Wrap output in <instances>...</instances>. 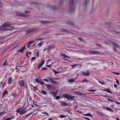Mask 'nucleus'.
Returning <instances> with one entry per match:
<instances>
[{"instance_id": "2eb2a0df", "label": "nucleus", "mask_w": 120, "mask_h": 120, "mask_svg": "<svg viewBox=\"0 0 120 120\" xmlns=\"http://www.w3.org/2000/svg\"><path fill=\"white\" fill-rule=\"evenodd\" d=\"M103 91H105L110 93H112V92H111L108 89H103Z\"/></svg>"}, {"instance_id": "412c9836", "label": "nucleus", "mask_w": 120, "mask_h": 120, "mask_svg": "<svg viewBox=\"0 0 120 120\" xmlns=\"http://www.w3.org/2000/svg\"><path fill=\"white\" fill-rule=\"evenodd\" d=\"M74 1V0H70L69 2V5H72L73 4Z\"/></svg>"}, {"instance_id": "5701e85b", "label": "nucleus", "mask_w": 120, "mask_h": 120, "mask_svg": "<svg viewBox=\"0 0 120 120\" xmlns=\"http://www.w3.org/2000/svg\"><path fill=\"white\" fill-rule=\"evenodd\" d=\"M12 82V78L11 77L9 79L8 83L9 84H10Z\"/></svg>"}, {"instance_id": "1a4fd4ad", "label": "nucleus", "mask_w": 120, "mask_h": 120, "mask_svg": "<svg viewBox=\"0 0 120 120\" xmlns=\"http://www.w3.org/2000/svg\"><path fill=\"white\" fill-rule=\"evenodd\" d=\"M48 78L50 80V82L52 84L55 85H56L57 84V83L56 81L54 80L49 78Z\"/></svg>"}, {"instance_id": "4d7b16f0", "label": "nucleus", "mask_w": 120, "mask_h": 120, "mask_svg": "<svg viewBox=\"0 0 120 120\" xmlns=\"http://www.w3.org/2000/svg\"><path fill=\"white\" fill-rule=\"evenodd\" d=\"M114 32L116 34H119L120 33V32H117V31H115Z\"/></svg>"}, {"instance_id": "a878e982", "label": "nucleus", "mask_w": 120, "mask_h": 120, "mask_svg": "<svg viewBox=\"0 0 120 120\" xmlns=\"http://www.w3.org/2000/svg\"><path fill=\"white\" fill-rule=\"evenodd\" d=\"M61 30V31L63 32H65L67 33H68V30L64 29H62Z\"/></svg>"}, {"instance_id": "20e7f679", "label": "nucleus", "mask_w": 120, "mask_h": 120, "mask_svg": "<svg viewBox=\"0 0 120 120\" xmlns=\"http://www.w3.org/2000/svg\"><path fill=\"white\" fill-rule=\"evenodd\" d=\"M8 23L6 22L2 26H0V30L6 31V26L8 25Z\"/></svg>"}, {"instance_id": "79ce46f5", "label": "nucleus", "mask_w": 120, "mask_h": 120, "mask_svg": "<svg viewBox=\"0 0 120 120\" xmlns=\"http://www.w3.org/2000/svg\"><path fill=\"white\" fill-rule=\"evenodd\" d=\"M112 73H113L116 74V75H119L120 74V73H119L115 72H112Z\"/></svg>"}, {"instance_id": "393cba45", "label": "nucleus", "mask_w": 120, "mask_h": 120, "mask_svg": "<svg viewBox=\"0 0 120 120\" xmlns=\"http://www.w3.org/2000/svg\"><path fill=\"white\" fill-rule=\"evenodd\" d=\"M84 115L85 116H90L92 117V116L90 113H87L86 114H84Z\"/></svg>"}, {"instance_id": "774afa93", "label": "nucleus", "mask_w": 120, "mask_h": 120, "mask_svg": "<svg viewBox=\"0 0 120 120\" xmlns=\"http://www.w3.org/2000/svg\"><path fill=\"white\" fill-rule=\"evenodd\" d=\"M116 103L117 104H120V103L119 102H118V101H116Z\"/></svg>"}, {"instance_id": "aec40b11", "label": "nucleus", "mask_w": 120, "mask_h": 120, "mask_svg": "<svg viewBox=\"0 0 120 120\" xmlns=\"http://www.w3.org/2000/svg\"><path fill=\"white\" fill-rule=\"evenodd\" d=\"M45 85H47V87L48 89H51L52 87L49 84H45Z\"/></svg>"}, {"instance_id": "f704fd0d", "label": "nucleus", "mask_w": 120, "mask_h": 120, "mask_svg": "<svg viewBox=\"0 0 120 120\" xmlns=\"http://www.w3.org/2000/svg\"><path fill=\"white\" fill-rule=\"evenodd\" d=\"M66 117V116L64 115H61L59 117L60 118H62L65 117Z\"/></svg>"}, {"instance_id": "a18cd8bd", "label": "nucleus", "mask_w": 120, "mask_h": 120, "mask_svg": "<svg viewBox=\"0 0 120 120\" xmlns=\"http://www.w3.org/2000/svg\"><path fill=\"white\" fill-rule=\"evenodd\" d=\"M33 113V112H32L30 113H29L27 115H26V117H28V116H30V115H31Z\"/></svg>"}, {"instance_id": "4be33fe9", "label": "nucleus", "mask_w": 120, "mask_h": 120, "mask_svg": "<svg viewBox=\"0 0 120 120\" xmlns=\"http://www.w3.org/2000/svg\"><path fill=\"white\" fill-rule=\"evenodd\" d=\"M11 95L14 98H15L16 97L17 94L16 93H12L11 94Z\"/></svg>"}, {"instance_id": "864d4df0", "label": "nucleus", "mask_w": 120, "mask_h": 120, "mask_svg": "<svg viewBox=\"0 0 120 120\" xmlns=\"http://www.w3.org/2000/svg\"><path fill=\"white\" fill-rule=\"evenodd\" d=\"M88 82V81H87L86 79H85L84 80H83V81H82V82Z\"/></svg>"}, {"instance_id": "bb28decb", "label": "nucleus", "mask_w": 120, "mask_h": 120, "mask_svg": "<svg viewBox=\"0 0 120 120\" xmlns=\"http://www.w3.org/2000/svg\"><path fill=\"white\" fill-rule=\"evenodd\" d=\"M35 81L36 82L38 83H40L41 81L40 80H39L38 78L36 79H35Z\"/></svg>"}, {"instance_id": "ea45409f", "label": "nucleus", "mask_w": 120, "mask_h": 120, "mask_svg": "<svg viewBox=\"0 0 120 120\" xmlns=\"http://www.w3.org/2000/svg\"><path fill=\"white\" fill-rule=\"evenodd\" d=\"M44 81L46 82H48L49 81V79H46V78L45 79H44Z\"/></svg>"}, {"instance_id": "de8ad7c7", "label": "nucleus", "mask_w": 120, "mask_h": 120, "mask_svg": "<svg viewBox=\"0 0 120 120\" xmlns=\"http://www.w3.org/2000/svg\"><path fill=\"white\" fill-rule=\"evenodd\" d=\"M40 83L42 85H44V82L43 81H41V82H40Z\"/></svg>"}, {"instance_id": "f8f14e48", "label": "nucleus", "mask_w": 120, "mask_h": 120, "mask_svg": "<svg viewBox=\"0 0 120 120\" xmlns=\"http://www.w3.org/2000/svg\"><path fill=\"white\" fill-rule=\"evenodd\" d=\"M89 52L93 54H98L99 53L98 52L96 51H90Z\"/></svg>"}, {"instance_id": "f03ea898", "label": "nucleus", "mask_w": 120, "mask_h": 120, "mask_svg": "<svg viewBox=\"0 0 120 120\" xmlns=\"http://www.w3.org/2000/svg\"><path fill=\"white\" fill-rule=\"evenodd\" d=\"M38 29L37 28L33 27L32 29H30L29 30H26L25 32L27 34H28L31 33L33 32H34Z\"/></svg>"}, {"instance_id": "338daca9", "label": "nucleus", "mask_w": 120, "mask_h": 120, "mask_svg": "<svg viewBox=\"0 0 120 120\" xmlns=\"http://www.w3.org/2000/svg\"><path fill=\"white\" fill-rule=\"evenodd\" d=\"M36 57H33L31 58V59L34 60V59H35Z\"/></svg>"}, {"instance_id": "5fc2aeb1", "label": "nucleus", "mask_w": 120, "mask_h": 120, "mask_svg": "<svg viewBox=\"0 0 120 120\" xmlns=\"http://www.w3.org/2000/svg\"><path fill=\"white\" fill-rule=\"evenodd\" d=\"M78 65H76V64L73 65H72V68H73L75 67L76 66H77Z\"/></svg>"}, {"instance_id": "0e129e2a", "label": "nucleus", "mask_w": 120, "mask_h": 120, "mask_svg": "<svg viewBox=\"0 0 120 120\" xmlns=\"http://www.w3.org/2000/svg\"><path fill=\"white\" fill-rule=\"evenodd\" d=\"M34 42V41H30L29 43H30V44H31L32 43Z\"/></svg>"}, {"instance_id": "603ef678", "label": "nucleus", "mask_w": 120, "mask_h": 120, "mask_svg": "<svg viewBox=\"0 0 120 120\" xmlns=\"http://www.w3.org/2000/svg\"><path fill=\"white\" fill-rule=\"evenodd\" d=\"M78 39L79 40H80L81 41H83V40L82 38H81L79 37L78 38Z\"/></svg>"}, {"instance_id": "a211bd4d", "label": "nucleus", "mask_w": 120, "mask_h": 120, "mask_svg": "<svg viewBox=\"0 0 120 120\" xmlns=\"http://www.w3.org/2000/svg\"><path fill=\"white\" fill-rule=\"evenodd\" d=\"M106 110L107 111H109L112 112H114V111L111 108L109 107H107L106 109Z\"/></svg>"}, {"instance_id": "39448f33", "label": "nucleus", "mask_w": 120, "mask_h": 120, "mask_svg": "<svg viewBox=\"0 0 120 120\" xmlns=\"http://www.w3.org/2000/svg\"><path fill=\"white\" fill-rule=\"evenodd\" d=\"M19 84L20 85V86H25V82L24 80H21L19 82Z\"/></svg>"}, {"instance_id": "f3484780", "label": "nucleus", "mask_w": 120, "mask_h": 120, "mask_svg": "<svg viewBox=\"0 0 120 120\" xmlns=\"http://www.w3.org/2000/svg\"><path fill=\"white\" fill-rule=\"evenodd\" d=\"M75 80L74 78H71V79H69L68 80V82H73Z\"/></svg>"}, {"instance_id": "6e6552de", "label": "nucleus", "mask_w": 120, "mask_h": 120, "mask_svg": "<svg viewBox=\"0 0 120 120\" xmlns=\"http://www.w3.org/2000/svg\"><path fill=\"white\" fill-rule=\"evenodd\" d=\"M110 42L111 44L114 45V46H116V47H119V45L118 44L116 43L115 42L112 41H110Z\"/></svg>"}, {"instance_id": "09e8293b", "label": "nucleus", "mask_w": 120, "mask_h": 120, "mask_svg": "<svg viewBox=\"0 0 120 120\" xmlns=\"http://www.w3.org/2000/svg\"><path fill=\"white\" fill-rule=\"evenodd\" d=\"M5 113L4 111L2 112H0V116L2 114H3Z\"/></svg>"}, {"instance_id": "680f3d73", "label": "nucleus", "mask_w": 120, "mask_h": 120, "mask_svg": "<svg viewBox=\"0 0 120 120\" xmlns=\"http://www.w3.org/2000/svg\"><path fill=\"white\" fill-rule=\"evenodd\" d=\"M51 64H50V65H47V67H49V68H50V67H51Z\"/></svg>"}, {"instance_id": "c85d7f7f", "label": "nucleus", "mask_w": 120, "mask_h": 120, "mask_svg": "<svg viewBox=\"0 0 120 120\" xmlns=\"http://www.w3.org/2000/svg\"><path fill=\"white\" fill-rule=\"evenodd\" d=\"M97 112H98V113L100 114V115L102 116H103V114L102 112H100L98 111H97Z\"/></svg>"}, {"instance_id": "052dcab7", "label": "nucleus", "mask_w": 120, "mask_h": 120, "mask_svg": "<svg viewBox=\"0 0 120 120\" xmlns=\"http://www.w3.org/2000/svg\"><path fill=\"white\" fill-rule=\"evenodd\" d=\"M98 82L100 83L101 84H102V85H104V84L101 81H98Z\"/></svg>"}, {"instance_id": "c03bdc74", "label": "nucleus", "mask_w": 120, "mask_h": 120, "mask_svg": "<svg viewBox=\"0 0 120 120\" xmlns=\"http://www.w3.org/2000/svg\"><path fill=\"white\" fill-rule=\"evenodd\" d=\"M88 90L90 92H94L96 91V90Z\"/></svg>"}, {"instance_id": "a19ab883", "label": "nucleus", "mask_w": 120, "mask_h": 120, "mask_svg": "<svg viewBox=\"0 0 120 120\" xmlns=\"http://www.w3.org/2000/svg\"><path fill=\"white\" fill-rule=\"evenodd\" d=\"M55 99L56 100H58L60 99V97L59 96H58L56 97Z\"/></svg>"}, {"instance_id": "c756f323", "label": "nucleus", "mask_w": 120, "mask_h": 120, "mask_svg": "<svg viewBox=\"0 0 120 120\" xmlns=\"http://www.w3.org/2000/svg\"><path fill=\"white\" fill-rule=\"evenodd\" d=\"M41 22L42 23H49V22L48 21H41Z\"/></svg>"}, {"instance_id": "0eeeda50", "label": "nucleus", "mask_w": 120, "mask_h": 120, "mask_svg": "<svg viewBox=\"0 0 120 120\" xmlns=\"http://www.w3.org/2000/svg\"><path fill=\"white\" fill-rule=\"evenodd\" d=\"M82 74L84 75L87 76H88L90 75V72L89 71H86L83 72L82 73Z\"/></svg>"}, {"instance_id": "72a5a7b5", "label": "nucleus", "mask_w": 120, "mask_h": 120, "mask_svg": "<svg viewBox=\"0 0 120 120\" xmlns=\"http://www.w3.org/2000/svg\"><path fill=\"white\" fill-rule=\"evenodd\" d=\"M68 23L71 25V26L73 25H74V23L72 22H71L70 21L68 22Z\"/></svg>"}, {"instance_id": "c9c22d12", "label": "nucleus", "mask_w": 120, "mask_h": 120, "mask_svg": "<svg viewBox=\"0 0 120 120\" xmlns=\"http://www.w3.org/2000/svg\"><path fill=\"white\" fill-rule=\"evenodd\" d=\"M43 44V42H41L40 43H39L38 44V46H41Z\"/></svg>"}, {"instance_id": "49530a36", "label": "nucleus", "mask_w": 120, "mask_h": 120, "mask_svg": "<svg viewBox=\"0 0 120 120\" xmlns=\"http://www.w3.org/2000/svg\"><path fill=\"white\" fill-rule=\"evenodd\" d=\"M43 39L42 38H39L38 39H36L35 40V41H40V40H42Z\"/></svg>"}, {"instance_id": "37998d69", "label": "nucleus", "mask_w": 120, "mask_h": 120, "mask_svg": "<svg viewBox=\"0 0 120 120\" xmlns=\"http://www.w3.org/2000/svg\"><path fill=\"white\" fill-rule=\"evenodd\" d=\"M107 100L110 101H111L112 102H113V101L109 98H107Z\"/></svg>"}, {"instance_id": "bf43d9fd", "label": "nucleus", "mask_w": 120, "mask_h": 120, "mask_svg": "<svg viewBox=\"0 0 120 120\" xmlns=\"http://www.w3.org/2000/svg\"><path fill=\"white\" fill-rule=\"evenodd\" d=\"M42 113L43 114H47L48 115H49V114L48 113H47V112H42Z\"/></svg>"}, {"instance_id": "3c124183", "label": "nucleus", "mask_w": 120, "mask_h": 120, "mask_svg": "<svg viewBox=\"0 0 120 120\" xmlns=\"http://www.w3.org/2000/svg\"><path fill=\"white\" fill-rule=\"evenodd\" d=\"M16 68H15V69L16 70H18V71H17L16 72H17L19 71V69H18V68H17L18 67V66H16Z\"/></svg>"}, {"instance_id": "4c0bfd02", "label": "nucleus", "mask_w": 120, "mask_h": 120, "mask_svg": "<svg viewBox=\"0 0 120 120\" xmlns=\"http://www.w3.org/2000/svg\"><path fill=\"white\" fill-rule=\"evenodd\" d=\"M53 71L54 72L55 74H56L57 73H60V71L57 72L55 71L54 70H53Z\"/></svg>"}, {"instance_id": "9b49d317", "label": "nucleus", "mask_w": 120, "mask_h": 120, "mask_svg": "<svg viewBox=\"0 0 120 120\" xmlns=\"http://www.w3.org/2000/svg\"><path fill=\"white\" fill-rule=\"evenodd\" d=\"M50 94L53 97H55L57 95V93L56 92H50Z\"/></svg>"}, {"instance_id": "4468645a", "label": "nucleus", "mask_w": 120, "mask_h": 120, "mask_svg": "<svg viewBox=\"0 0 120 120\" xmlns=\"http://www.w3.org/2000/svg\"><path fill=\"white\" fill-rule=\"evenodd\" d=\"M25 48V46H23L21 49L19 50H18V51L22 52H23L24 51Z\"/></svg>"}, {"instance_id": "2f4dec72", "label": "nucleus", "mask_w": 120, "mask_h": 120, "mask_svg": "<svg viewBox=\"0 0 120 120\" xmlns=\"http://www.w3.org/2000/svg\"><path fill=\"white\" fill-rule=\"evenodd\" d=\"M20 16L25 17L26 16V15L25 14L23 13H20Z\"/></svg>"}, {"instance_id": "b1692460", "label": "nucleus", "mask_w": 120, "mask_h": 120, "mask_svg": "<svg viewBox=\"0 0 120 120\" xmlns=\"http://www.w3.org/2000/svg\"><path fill=\"white\" fill-rule=\"evenodd\" d=\"M41 91L42 93L43 94L45 95H47L46 92L44 90H41Z\"/></svg>"}, {"instance_id": "f257e3e1", "label": "nucleus", "mask_w": 120, "mask_h": 120, "mask_svg": "<svg viewBox=\"0 0 120 120\" xmlns=\"http://www.w3.org/2000/svg\"><path fill=\"white\" fill-rule=\"evenodd\" d=\"M17 113H19L20 115H22L27 112V110H26V109L23 107H21L18 109L16 111Z\"/></svg>"}, {"instance_id": "58836bf2", "label": "nucleus", "mask_w": 120, "mask_h": 120, "mask_svg": "<svg viewBox=\"0 0 120 120\" xmlns=\"http://www.w3.org/2000/svg\"><path fill=\"white\" fill-rule=\"evenodd\" d=\"M62 55L65 57H69L68 56H67V55H66L65 54H62Z\"/></svg>"}, {"instance_id": "ddd939ff", "label": "nucleus", "mask_w": 120, "mask_h": 120, "mask_svg": "<svg viewBox=\"0 0 120 120\" xmlns=\"http://www.w3.org/2000/svg\"><path fill=\"white\" fill-rule=\"evenodd\" d=\"M61 105L63 106H68V105L66 102H62L61 103Z\"/></svg>"}, {"instance_id": "69168bd1", "label": "nucleus", "mask_w": 120, "mask_h": 120, "mask_svg": "<svg viewBox=\"0 0 120 120\" xmlns=\"http://www.w3.org/2000/svg\"><path fill=\"white\" fill-rule=\"evenodd\" d=\"M24 13H28L30 12L28 11H26L24 12Z\"/></svg>"}, {"instance_id": "6e6d98bb", "label": "nucleus", "mask_w": 120, "mask_h": 120, "mask_svg": "<svg viewBox=\"0 0 120 120\" xmlns=\"http://www.w3.org/2000/svg\"><path fill=\"white\" fill-rule=\"evenodd\" d=\"M116 83H117V84H118V85H119V82L118 81V80L117 79H116Z\"/></svg>"}, {"instance_id": "6ab92c4d", "label": "nucleus", "mask_w": 120, "mask_h": 120, "mask_svg": "<svg viewBox=\"0 0 120 120\" xmlns=\"http://www.w3.org/2000/svg\"><path fill=\"white\" fill-rule=\"evenodd\" d=\"M49 48V49H51L52 48H55V46L53 45V46L52 45H49L48 46V48Z\"/></svg>"}, {"instance_id": "473e14b6", "label": "nucleus", "mask_w": 120, "mask_h": 120, "mask_svg": "<svg viewBox=\"0 0 120 120\" xmlns=\"http://www.w3.org/2000/svg\"><path fill=\"white\" fill-rule=\"evenodd\" d=\"M7 63V60H6L3 63V64H2V65L4 66H5Z\"/></svg>"}, {"instance_id": "9d476101", "label": "nucleus", "mask_w": 120, "mask_h": 120, "mask_svg": "<svg viewBox=\"0 0 120 120\" xmlns=\"http://www.w3.org/2000/svg\"><path fill=\"white\" fill-rule=\"evenodd\" d=\"M8 94V92L7 90H5L3 93V96H2L3 98H4V96L6 95H7Z\"/></svg>"}, {"instance_id": "cd10ccee", "label": "nucleus", "mask_w": 120, "mask_h": 120, "mask_svg": "<svg viewBox=\"0 0 120 120\" xmlns=\"http://www.w3.org/2000/svg\"><path fill=\"white\" fill-rule=\"evenodd\" d=\"M15 117V116H13L11 118H7V119H6L5 120H10L11 119H13Z\"/></svg>"}, {"instance_id": "8fccbe9b", "label": "nucleus", "mask_w": 120, "mask_h": 120, "mask_svg": "<svg viewBox=\"0 0 120 120\" xmlns=\"http://www.w3.org/2000/svg\"><path fill=\"white\" fill-rule=\"evenodd\" d=\"M41 66H42L40 64H39L38 66V69L40 68Z\"/></svg>"}, {"instance_id": "13d9d810", "label": "nucleus", "mask_w": 120, "mask_h": 120, "mask_svg": "<svg viewBox=\"0 0 120 120\" xmlns=\"http://www.w3.org/2000/svg\"><path fill=\"white\" fill-rule=\"evenodd\" d=\"M39 56V53L38 52H37V56L38 57Z\"/></svg>"}, {"instance_id": "7c9ffc66", "label": "nucleus", "mask_w": 120, "mask_h": 120, "mask_svg": "<svg viewBox=\"0 0 120 120\" xmlns=\"http://www.w3.org/2000/svg\"><path fill=\"white\" fill-rule=\"evenodd\" d=\"M45 60H43L42 61L40 64L42 66L43 65V64L45 63Z\"/></svg>"}, {"instance_id": "e433bc0d", "label": "nucleus", "mask_w": 120, "mask_h": 120, "mask_svg": "<svg viewBox=\"0 0 120 120\" xmlns=\"http://www.w3.org/2000/svg\"><path fill=\"white\" fill-rule=\"evenodd\" d=\"M47 69V68L45 67H43L42 68V70H41V71H43L44 70H46Z\"/></svg>"}, {"instance_id": "423d86ee", "label": "nucleus", "mask_w": 120, "mask_h": 120, "mask_svg": "<svg viewBox=\"0 0 120 120\" xmlns=\"http://www.w3.org/2000/svg\"><path fill=\"white\" fill-rule=\"evenodd\" d=\"M8 25L6 26V30H13L14 29V27L12 26H9L10 25L8 23Z\"/></svg>"}, {"instance_id": "dca6fc26", "label": "nucleus", "mask_w": 120, "mask_h": 120, "mask_svg": "<svg viewBox=\"0 0 120 120\" xmlns=\"http://www.w3.org/2000/svg\"><path fill=\"white\" fill-rule=\"evenodd\" d=\"M49 7L50 8V9H56V7L54 6L50 5L49 6Z\"/></svg>"}, {"instance_id": "7ed1b4c3", "label": "nucleus", "mask_w": 120, "mask_h": 120, "mask_svg": "<svg viewBox=\"0 0 120 120\" xmlns=\"http://www.w3.org/2000/svg\"><path fill=\"white\" fill-rule=\"evenodd\" d=\"M63 97L68 99H71L73 100V99L75 98V96H72L68 94H64L63 95Z\"/></svg>"}, {"instance_id": "e2e57ef3", "label": "nucleus", "mask_w": 120, "mask_h": 120, "mask_svg": "<svg viewBox=\"0 0 120 120\" xmlns=\"http://www.w3.org/2000/svg\"><path fill=\"white\" fill-rule=\"evenodd\" d=\"M20 13H18V14H16V16H20Z\"/></svg>"}]
</instances>
